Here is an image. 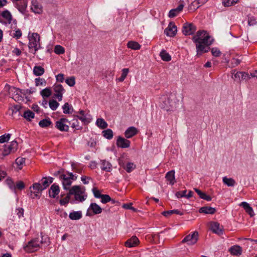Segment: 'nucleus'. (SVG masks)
<instances>
[{
	"label": "nucleus",
	"instance_id": "de8ad7c7",
	"mask_svg": "<svg viewBox=\"0 0 257 257\" xmlns=\"http://www.w3.org/2000/svg\"><path fill=\"white\" fill-rule=\"evenodd\" d=\"M122 73L121 75V76L117 79V80L119 82H123L125 78H126L128 72H129V69L128 68H123L122 69Z\"/></svg>",
	"mask_w": 257,
	"mask_h": 257
},
{
	"label": "nucleus",
	"instance_id": "4be33fe9",
	"mask_svg": "<svg viewBox=\"0 0 257 257\" xmlns=\"http://www.w3.org/2000/svg\"><path fill=\"white\" fill-rule=\"evenodd\" d=\"M239 205L243 208L245 212L248 213L250 217H252L254 215L252 208L250 206L248 203L246 202H242Z\"/></svg>",
	"mask_w": 257,
	"mask_h": 257
},
{
	"label": "nucleus",
	"instance_id": "b1692460",
	"mask_svg": "<svg viewBox=\"0 0 257 257\" xmlns=\"http://www.w3.org/2000/svg\"><path fill=\"white\" fill-rule=\"evenodd\" d=\"M216 211L215 208L210 206H204L199 209L200 213L213 214Z\"/></svg>",
	"mask_w": 257,
	"mask_h": 257
},
{
	"label": "nucleus",
	"instance_id": "a878e982",
	"mask_svg": "<svg viewBox=\"0 0 257 257\" xmlns=\"http://www.w3.org/2000/svg\"><path fill=\"white\" fill-rule=\"evenodd\" d=\"M100 162V168L102 170L106 172H110L111 170L112 165L108 161H106L105 160H101Z\"/></svg>",
	"mask_w": 257,
	"mask_h": 257
},
{
	"label": "nucleus",
	"instance_id": "f8f14e48",
	"mask_svg": "<svg viewBox=\"0 0 257 257\" xmlns=\"http://www.w3.org/2000/svg\"><path fill=\"white\" fill-rule=\"evenodd\" d=\"M116 144L118 148L123 149L128 148L130 147L131 142L126 139L118 136L116 140Z\"/></svg>",
	"mask_w": 257,
	"mask_h": 257
},
{
	"label": "nucleus",
	"instance_id": "864d4df0",
	"mask_svg": "<svg viewBox=\"0 0 257 257\" xmlns=\"http://www.w3.org/2000/svg\"><path fill=\"white\" fill-rule=\"evenodd\" d=\"M11 136V135L10 134H5L0 136V143H4L8 142L10 140Z\"/></svg>",
	"mask_w": 257,
	"mask_h": 257
},
{
	"label": "nucleus",
	"instance_id": "ddd939ff",
	"mask_svg": "<svg viewBox=\"0 0 257 257\" xmlns=\"http://www.w3.org/2000/svg\"><path fill=\"white\" fill-rule=\"evenodd\" d=\"M177 27L174 23L171 22L169 23L168 27L165 30L164 33L168 36L174 37L177 33Z\"/></svg>",
	"mask_w": 257,
	"mask_h": 257
},
{
	"label": "nucleus",
	"instance_id": "6e6d98bb",
	"mask_svg": "<svg viewBox=\"0 0 257 257\" xmlns=\"http://www.w3.org/2000/svg\"><path fill=\"white\" fill-rule=\"evenodd\" d=\"M15 190L17 189L20 190H22L25 187L24 183L22 181H18L16 184H15Z\"/></svg>",
	"mask_w": 257,
	"mask_h": 257
},
{
	"label": "nucleus",
	"instance_id": "5701e85b",
	"mask_svg": "<svg viewBox=\"0 0 257 257\" xmlns=\"http://www.w3.org/2000/svg\"><path fill=\"white\" fill-rule=\"evenodd\" d=\"M183 5L182 4H179L178 6L175 8L169 11L168 16L170 18H174L177 16V15L182 11Z\"/></svg>",
	"mask_w": 257,
	"mask_h": 257
},
{
	"label": "nucleus",
	"instance_id": "e433bc0d",
	"mask_svg": "<svg viewBox=\"0 0 257 257\" xmlns=\"http://www.w3.org/2000/svg\"><path fill=\"white\" fill-rule=\"evenodd\" d=\"M223 183L226 185L228 187H233L236 182L235 180L231 178H227L226 177H224L222 179Z\"/></svg>",
	"mask_w": 257,
	"mask_h": 257
},
{
	"label": "nucleus",
	"instance_id": "c756f323",
	"mask_svg": "<svg viewBox=\"0 0 257 257\" xmlns=\"http://www.w3.org/2000/svg\"><path fill=\"white\" fill-rule=\"evenodd\" d=\"M166 179L169 181V183L171 185H173L175 182V171L171 170L167 173L165 176Z\"/></svg>",
	"mask_w": 257,
	"mask_h": 257
},
{
	"label": "nucleus",
	"instance_id": "6e6552de",
	"mask_svg": "<svg viewBox=\"0 0 257 257\" xmlns=\"http://www.w3.org/2000/svg\"><path fill=\"white\" fill-rule=\"evenodd\" d=\"M198 233L194 231L191 234L186 235L182 240V243H187L188 245H193L196 243L198 240Z\"/></svg>",
	"mask_w": 257,
	"mask_h": 257
},
{
	"label": "nucleus",
	"instance_id": "0eeeda50",
	"mask_svg": "<svg viewBox=\"0 0 257 257\" xmlns=\"http://www.w3.org/2000/svg\"><path fill=\"white\" fill-rule=\"evenodd\" d=\"M102 212V208L96 203H91L87 209L86 215L91 216L95 214H98Z\"/></svg>",
	"mask_w": 257,
	"mask_h": 257
},
{
	"label": "nucleus",
	"instance_id": "5fc2aeb1",
	"mask_svg": "<svg viewBox=\"0 0 257 257\" xmlns=\"http://www.w3.org/2000/svg\"><path fill=\"white\" fill-rule=\"evenodd\" d=\"M35 83L36 85L37 86L40 85L45 86L46 82L44 79L39 77L35 79Z\"/></svg>",
	"mask_w": 257,
	"mask_h": 257
},
{
	"label": "nucleus",
	"instance_id": "f257e3e1",
	"mask_svg": "<svg viewBox=\"0 0 257 257\" xmlns=\"http://www.w3.org/2000/svg\"><path fill=\"white\" fill-rule=\"evenodd\" d=\"M173 94L163 96L160 98V107L167 111H173L177 107V103Z\"/></svg>",
	"mask_w": 257,
	"mask_h": 257
},
{
	"label": "nucleus",
	"instance_id": "4c0bfd02",
	"mask_svg": "<svg viewBox=\"0 0 257 257\" xmlns=\"http://www.w3.org/2000/svg\"><path fill=\"white\" fill-rule=\"evenodd\" d=\"M69 216L71 220H78L82 217V213L80 211H73L70 213Z\"/></svg>",
	"mask_w": 257,
	"mask_h": 257
},
{
	"label": "nucleus",
	"instance_id": "cd10ccee",
	"mask_svg": "<svg viewBox=\"0 0 257 257\" xmlns=\"http://www.w3.org/2000/svg\"><path fill=\"white\" fill-rule=\"evenodd\" d=\"M53 181V178L50 177H43L41 180V182L40 184L42 185V187L43 188L45 189L47 188L50 184H51Z\"/></svg>",
	"mask_w": 257,
	"mask_h": 257
},
{
	"label": "nucleus",
	"instance_id": "7c9ffc66",
	"mask_svg": "<svg viewBox=\"0 0 257 257\" xmlns=\"http://www.w3.org/2000/svg\"><path fill=\"white\" fill-rule=\"evenodd\" d=\"M195 191L197 193L198 195L199 196V197L202 199H204L205 200H206L207 201H210L212 199V198L207 195L206 193L202 192L201 190L197 188L194 189Z\"/></svg>",
	"mask_w": 257,
	"mask_h": 257
},
{
	"label": "nucleus",
	"instance_id": "1a4fd4ad",
	"mask_svg": "<svg viewBox=\"0 0 257 257\" xmlns=\"http://www.w3.org/2000/svg\"><path fill=\"white\" fill-rule=\"evenodd\" d=\"M196 27L193 24L185 23L182 27V33L185 35H191L194 33Z\"/></svg>",
	"mask_w": 257,
	"mask_h": 257
},
{
	"label": "nucleus",
	"instance_id": "f704fd0d",
	"mask_svg": "<svg viewBox=\"0 0 257 257\" xmlns=\"http://www.w3.org/2000/svg\"><path fill=\"white\" fill-rule=\"evenodd\" d=\"M63 112L65 114H71L73 111V108L69 103H65L62 106Z\"/></svg>",
	"mask_w": 257,
	"mask_h": 257
},
{
	"label": "nucleus",
	"instance_id": "2eb2a0df",
	"mask_svg": "<svg viewBox=\"0 0 257 257\" xmlns=\"http://www.w3.org/2000/svg\"><path fill=\"white\" fill-rule=\"evenodd\" d=\"M60 179L62 181V184L63 189L64 190H68L69 189V186L72 184V180L70 179V178H68L66 175L62 174L60 176Z\"/></svg>",
	"mask_w": 257,
	"mask_h": 257
},
{
	"label": "nucleus",
	"instance_id": "a19ab883",
	"mask_svg": "<svg viewBox=\"0 0 257 257\" xmlns=\"http://www.w3.org/2000/svg\"><path fill=\"white\" fill-rule=\"evenodd\" d=\"M45 72L44 69L40 66H36L33 69V73L36 76H41Z\"/></svg>",
	"mask_w": 257,
	"mask_h": 257
},
{
	"label": "nucleus",
	"instance_id": "2f4dec72",
	"mask_svg": "<svg viewBox=\"0 0 257 257\" xmlns=\"http://www.w3.org/2000/svg\"><path fill=\"white\" fill-rule=\"evenodd\" d=\"M1 16L7 21V23H12L13 17L11 13L8 10H5L1 13Z\"/></svg>",
	"mask_w": 257,
	"mask_h": 257
},
{
	"label": "nucleus",
	"instance_id": "680f3d73",
	"mask_svg": "<svg viewBox=\"0 0 257 257\" xmlns=\"http://www.w3.org/2000/svg\"><path fill=\"white\" fill-rule=\"evenodd\" d=\"M33 188L34 190H37V191L39 192H41L44 190V189L42 187L41 184H40V183H34L33 185Z\"/></svg>",
	"mask_w": 257,
	"mask_h": 257
},
{
	"label": "nucleus",
	"instance_id": "603ef678",
	"mask_svg": "<svg viewBox=\"0 0 257 257\" xmlns=\"http://www.w3.org/2000/svg\"><path fill=\"white\" fill-rule=\"evenodd\" d=\"M54 52L58 55L63 54L65 53V49L60 45H56L54 48Z\"/></svg>",
	"mask_w": 257,
	"mask_h": 257
},
{
	"label": "nucleus",
	"instance_id": "3c124183",
	"mask_svg": "<svg viewBox=\"0 0 257 257\" xmlns=\"http://www.w3.org/2000/svg\"><path fill=\"white\" fill-rule=\"evenodd\" d=\"M238 0H223L222 4L224 7H230L237 3Z\"/></svg>",
	"mask_w": 257,
	"mask_h": 257
},
{
	"label": "nucleus",
	"instance_id": "8fccbe9b",
	"mask_svg": "<svg viewBox=\"0 0 257 257\" xmlns=\"http://www.w3.org/2000/svg\"><path fill=\"white\" fill-rule=\"evenodd\" d=\"M136 168V165L133 163L128 162L126 164L124 169L127 173H130Z\"/></svg>",
	"mask_w": 257,
	"mask_h": 257
},
{
	"label": "nucleus",
	"instance_id": "a18cd8bd",
	"mask_svg": "<svg viewBox=\"0 0 257 257\" xmlns=\"http://www.w3.org/2000/svg\"><path fill=\"white\" fill-rule=\"evenodd\" d=\"M40 94L43 98L49 97L52 94V91L50 87H46L40 92Z\"/></svg>",
	"mask_w": 257,
	"mask_h": 257
},
{
	"label": "nucleus",
	"instance_id": "7ed1b4c3",
	"mask_svg": "<svg viewBox=\"0 0 257 257\" xmlns=\"http://www.w3.org/2000/svg\"><path fill=\"white\" fill-rule=\"evenodd\" d=\"M70 194L74 195L75 200L83 202L86 199L87 195L85 194V188L83 189L80 186L75 185L70 189Z\"/></svg>",
	"mask_w": 257,
	"mask_h": 257
},
{
	"label": "nucleus",
	"instance_id": "20e7f679",
	"mask_svg": "<svg viewBox=\"0 0 257 257\" xmlns=\"http://www.w3.org/2000/svg\"><path fill=\"white\" fill-rule=\"evenodd\" d=\"M29 43L28 45L30 52L35 54L40 47V36L38 34L33 33L28 37Z\"/></svg>",
	"mask_w": 257,
	"mask_h": 257
},
{
	"label": "nucleus",
	"instance_id": "393cba45",
	"mask_svg": "<svg viewBox=\"0 0 257 257\" xmlns=\"http://www.w3.org/2000/svg\"><path fill=\"white\" fill-rule=\"evenodd\" d=\"M230 253L234 255H240L242 253V248L239 245H234L230 247L229 249Z\"/></svg>",
	"mask_w": 257,
	"mask_h": 257
},
{
	"label": "nucleus",
	"instance_id": "72a5a7b5",
	"mask_svg": "<svg viewBox=\"0 0 257 257\" xmlns=\"http://www.w3.org/2000/svg\"><path fill=\"white\" fill-rule=\"evenodd\" d=\"M164 216L168 217L169 215L173 214H176L180 215H182L184 213L183 211L179 210L178 209H174L171 210L165 211L162 213Z\"/></svg>",
	"mask_w": 257,
	"mask_h": 257
},
{
	"label": "nucleus",
	"instance_id": "423d86ee",
	"mask_svg": "<svg viewBox=\"0 0 257 257\" xmlns=\"http://www.w3.org/2000/svg\"><path fill=\"white\" fill-rule=\"evenodd\" d=\"M18 143L15 141H12L11 144L9 145H5L4 146V149L2 151V154L6 156L9 155L11 153H14L16 152L18 148Z\"/></svg>",
	"mask_w": 257,
	"mask_h": 257
},
{
	"label": "nucleus",
	"instance_id": "58836bf2",
	"mask_svg": "<svg viewBox=\"0 0 257 257\" xmlns=\"http://www.w3.org/2000/svg\"><path fill=\"white\" fill-rule=\"evenodd\" d=\"M208 0H195L193 1L191 4L189 6V10L191 11H195L199 7V6H197L196 7L194 8H192V6L194 5V4H197V5H203L205 3H206Z\"/></svg>",
	"mask_w": 257,
	"mask_h": 257
},
{
	"label": "nucleus",
	"instance_id": "c03bdc74",
	"mask_svg": "<svg viewBox=\"0 0 257 257\" xmlns=\"http://www.w3.org/2000/svg\"><path fill=\"white\" fill-rule=\"evenodd\" d=\"M35 113L30 110L25 111L23 114V117L29 121H31V119L34 118Z\"/></svg>",
	"mask_w": 257,
	"mask_h": 257
},
{
	"label": "nucleus",
	"instance_id": "aec40b11",
	"mask_svg": "<svg viewBox=\"0 0 257 257\" xmlns=\"http://www.w3.org/2000/svg\"><path fill=\"white\" fill-rule=\"evenodd\" d=\"M138 133L137 129L134 126L128 127L124 132L125 137L127 139L131 138Z\"/></svg>",
	"mask_w": 257,
	"mask_h": 257
},
{
	"label": "nucleus",
	"instance_id": "4468645a",
	"mask_svg": "<svg viewBox=\"0 0 257 257\" xmlns=\"http://www.w3.org/2000/svg\"><path fill=\"white\" fill-rule=\"evenodd\" d=\"M79 113L80 115H77L75 117L80 120L84 124H87L90 122V115L86 113L85 111L81 110L79 111Z\"/></svg>",
	"mask_w": 257,
	"mask_h": 257
},
{
	"label": "nucleus",
	"instance_id": "e2e57ef3",
	"mask_svg": "<svg viewBox=\"0 0 257 257\" xmlns=\"http://www.w3.org/2000/svg\"><path fill=\"white\" fill-rule=\"evenodd\" d=\"M18 5V4H17ZM27 7V3L25 1H23V2H21L20 4H19V7L18 9L20 11H23L25 10Z\"/></svg>",
	"mask_w": 257,
	"mask_h": 257
},
{
	"label": "nucleus",
	"instance_id": "37998d69",
	"mask_svg": "<svg viewBox=\"0 0 257 257\" xmlns=\"http://www.w3.org/2000/svg\"><path fill=\"white\" fill-rule=\"evenodd\" d=\"M102 133L103 134V136L108 140H110L113 138V133L112 131L110 128L103 131Z\"/></svg>",
	"mask_w": 257,
	"mask_h": 257
},
{
	"label": "nucleus",
	"instance_id": "79ce46f5",
	"mask_svg": "<svg viewBox=\"0 0 257 257\" xmlns=\"http://www.w3.org/2000/svg\"><path fill=\"white\" fill-rule=\"evenodd\" d=\"M96 125L101 129L106 128L107 127V122L103 118H98L96 121Z\"/></svg>",
	"mask_w": 257,
	"mask_h": 257
},
{
	"label": "nucleus",
	"instance_id": "c85d7f7f",
	"mask_svg": "<svg viewBox=\"0 0 257 257\" xmlns=\"http://www.w3.org/2000/svg\"><path fill=\"white\" fill-rule=\"evenodd\" d=\"M78 118L75 116L71 122V127L76 130H81L82 128V124L78 121Z\"/></svg>",
	"mask_w": 257,
	"mask_h": 257
},
{
	"label": "nucleus",
	"instance_id": "4d7b16f0",
	"mask_svg": "<svg viewBox=\"0 0 257 257\" xmlns=\"http://www.w3.org/2000/svg\"><path fill=\"white\" fill-rule=\"evenodd\" d=\"M65 82L69 86H73L75 84V77L73 76L67 78Z\"/></svg>",
	"mask_w": 257,
	"mask_h": 257
},
{
	"label": "nucleus",
	"instance_id": "bf43d9fd",
	"mask_svg": "<svg viewBox=\"0 0 257 257\" xmlns=\"http://www.w3.org/2000/svg\"><path fill=\"white\" fill-rule=\"evenodd\" d=\"M211 52L212 55L215 57H219L221 54L220 50L217 48H212L211 49Z\"/></svg>",
	"mask_w": 257,
	"mask_h": 257
},
{
	"label": "nucleus",
	"instance_id": "f03ea898",
	"mask_svg": "<svg viewBox=\"0 0 257 257\" xmlns=\"http://www.w3.org/2000/svg\"><path fill=\"white\" fill-rule=\"evenodd\" d=\"M192 40L195 44L196 47L198 44L211 45L213 41V39L211 38L209 34L203 30L198 31L196 34L193 36Z\"/></svg>",
	"mask_w": 257,
	"mask_h": 257
},
{
	"label": "nucleus",
	"instance_id": "a211bd4d",
	"mask_svg": "<svg viewBox=\"0 0 257 257\" xmlns=\"http://www.w3.org/2000/svg\"><path fill=\"white\" fill-rule=\"evenodd\" d=\"M210 229L213 233L217 234H221L223 233L222 227L219 223L217 222H213L210 224Z\"/></svg>",
	"mask_w": 257,
	"mask_h": 257
},
{
	"label": "nucleus",
	"instance_id": "0e129e2a",
	"mask_svg": "<svg viewBox=\"0 0 257 257\" xmlns=\"http://www.w3.org/2000/svg\"><path fill=\"white\" fill-rule=\"evenodd\" d=\"M26 159L24 158L19 157L16 160V163L19 166H22L25 163Z\"/></svg>",
	"mask_w": 257,
	"mask_h": 257
},
{
	"label": "nucleus",
	"instance_id": "9d476101",
	"mask_svg": "<svg viewBox=\"0 0 257 257\" xmlns=\"http://www.w3.org/2000/svg\"><path fill=\"white\" fill-rule=\"evenodd\" d=\"M235 81L240 82L241 81L245 80L248 81L250 79L249 73L245 72L238 71L234 74V76L232 77Z\"/></svg>",
	"mask_w": 257,
	"mask_h": 257
},
{
	"label": "nucleus",
	"instance_id": "f3484780",
	"mask_svg": "<svg viewBox=\"0 0 257 257\" xmlns=\"http://www.w3.org/2000/svg\"><path fill=\"white\" fill-rule=\"evenodd\" d=\"M139 242V240L138 237L136 236H133L125 242L124 245L126 247H132L137 246Z\"/></svg>",
	"mask_w": 257,
	"mask_h": 257
},
{
	"label": "nucleus",
	"instance_id": "052dcab7",
	"mask_svg": "<svg viewBox=\"0 0 257 257\" xmlns=\"http://www.w3.org/2000/svg\"><path fill=\"white\" fill-rule=\"evenodd\" d=\"M92 192L93 193L94 197L96 198H101L103 195L101 194L100 191L98 190L96 188H93L92 189Z\"/></svg>",
	"mask_w": 257,
	"mask_h": 257
},
{
	"label": "nucleus",
	"instance_id": "49530a36",
	"mask_svg": "<svg viewBox=\"0 0 257 257\" xmlns=\"http://www.w3.org/2000/svg\"><path fill=\"white\" fill-rule=\"evenodd\" d=\"M52 124V122L50 118H45L40 120L39 122V125L41 127H47L49 126Z\"/></svg>",
	"mask_w": 257,
	"mask_h": 257
},
{
	"label": "nucleus",
	"instance_id": "dca6fc26",
	"mask_svg": "<svg viewBox=\"0 0 257 257\" xmlns=\"http://www.w3.org/2000/svg\"><path fill=\"white\" fill-rule=\"evenodd\" d=\"M59 186L56 184L54 183L51 186L49 190V195L50 197L55 198H56V196L59 194Z\"/></svg>",
	"mask_w": 257,
	"mask_h": 257
},
{
	"label": "nucleus",
	"instance_id": "9b49d317",
	"mask_svg": "<svg viewBox=\"0 0 257 257\" xmlns=\"http://www.w3.org/2000/svg\"><path fill=\"white\" fill-rule=\"evenodd\" d=\"M54 91L55 92V96L57 98L58 100L61 101L63 98V94L65 92V89L61 84H55L54 85Z\"/></svg>",
	"mask_w": 257,
	"mask_h": 257
},
{
	"label": "nucleus",
	"instance_id": "ea45409f",
	"mask_svg": "<svg viewBox=\"0 0 257 257\" xmlns=\"http://www.w3.org/2000/svg\"><path fill=\"white\" fill-rule=\"evenodd\" d=\"M161 59L164 61H170L171 60V57L166 50H162L160 53Z\"/></svg>",
	"mask_w": 257,
	"mask_h": 257
},
{
	"label": "nucleus",
	"instance_id": "bb28decb",
	"mask_svg": "<svg viewBox=\"0 0 257 257\" xmlns=\"http://www.w3.org/2000/svg\"><path fill=\"white\" fill-rule=\"evenodd\" d=\"M31 9L33 12L36 14H41L43 12L42 7L36 1L32 2Z\"/></svg>",
	"mask_w": 257,
	"mask_h": 257
},
{
	"label": "nucleus",
	"instance_id": "09e8293b",
	"mask_svg": "<svg viewBox=\"0 0 257 257\" xmlns=\"http://www.w3.org/2000/svg\"><path fill=\"white\" fill-rule=\"evenodd\" d=\"M49 106L52 110H55L59 105V103L55 100L52 99L49 101Z\"/></svg>",
	"mask_w": 257,
	"mask_h": 257
},
{
	"label": "nucleus",
	"instance_id": "473e14b6",
	"mask_svg": "<svg viewBox=\"0 0 257 257\" xmlns=\"http://www.w3.org/2000/svg\"><path fill=\"white\" fill-rule=\"evenodd\" d=\"M71 167L73 171L79 174L82 173L83 169V166L82 165L72 162Z\"/></svg>",
	"mask_w": 257,
	"mask_h": 257
},
{
	"label": "nucleus",
	"instance_id": "338daca9",
	"mask_svg": "<svg viewBox=\"0 0 257 257\" xmlns=\"http://www.w3.org/2000/svg\"><path fill=\"white\" fill-rule=\"evenodd\" d=\"M13 98L16 101L20 103L24 100V97L21 95V94H18L14 96Z\"/></svg>",
	"mask_w": 257,
	"mask_h": 257
},
{
	"label": "nucleus",
	"instance_id": "c9c22d12",
	"mask_svg": "<svg viewBox=\"0 0 257 257\" xmlns=\"http://www.w3.org/2000/svg\"><path fill=\"white\" fill-rule=\"evenodd\" d=\"M127 47L133 50H137L141 48V45L136 41H131L127 42Z\"/></svg>",
	"mask_w": 257,
	"mask_h": 257
},
{
	"label": "nucleus",
	"instance_id": "6ab92c4d",
	"mask_svg": "<svg viewBox=\"0 0 257 257\" xmlns=\"http://www.w3.org/2000/svg\"><path fill=\"white\" fill-rule=\"evenodd\" d=\"M210 45H206L205 44H198L196 48L197 55L200 56L204 53L208 52Z\"/></svg>",
	"mask_w": 257,
	"mask_h": 257
},
{
	"label": "nucleus",
	"instance_id": "412c9836",
	"mask_svg": "<svg viewBox=\"0 0 257 257\" xmlns=\"http://www.w3.org/2000/svg\"><path fill=\"white\" fill-rule=\"evenodd\" d=\"M55 127L61 132H67L69 131V126L68 125L64 123L60 119L56 122Z\"/></svg>",
	"mask_w": 257,
	"mask_h": 257
},
{
	"label": "nucleus",
	"instance_id": "39448f33",
	"mask_svg": "<svg viewBox=\"0 0 257 257\" xmlns=\"http://www.w3.org/2000/svg\"><path fill=\"white\" fill-rule=\"evenodd\" d=\"M44 243L43 238L40 240L39 238H35L29 241L24 247V250L27 252H33L38 250L40 245Z\"/></svg>",
	"mask_w": 257,
	"mask_h": 257
},
{
	"label": "nucleus",
	"instance_id": "69168bd1",
	"mask_svg": "<svg viewBox=\"0 0 257 257\" xmlns=\"http://www.w3.org/2000/svg\"><path fill=\"white\" fill-rule=\"evenodd\" d=\"M6 182L9 188L12 190L15 191V184L12 179H7Z\"/></svg>",
	"mask_w": 257,
	"mask_h": 257
},
{
	"label": "nucleus",
	"instance_id": "13d9d810",
	"mask_svg": "<svg viewBox=\"0 0 257 257\" xmlns=\"http://www.w3.org/2000/svg\"><path fill=\"white\" fill-rule=\"evenodd\" d=\"M101 199V202L104 204L107 203L111 200V197L108 195L106 194H103Z\"/></svg>",
	"mask_w": 257,
	"mask_h": 257
},
{
	"label": "nucleus",
	"instance_id": "774afa93",
	"mask_svg": "<svg viewBox=\"0 0 257 257\" xmlns=\"http://www.w3.org/2000/svg\"><path fill=\"white\" fill-rule=\"evenodd\" d=\"M19 88L13 87L10 89V93L12 94V98L14 97V96H15V95H17L18 94H20V92H19Z\"/></svg>",
	"mask_w": 257,
	"mask_h": 257
}]
</instances>
